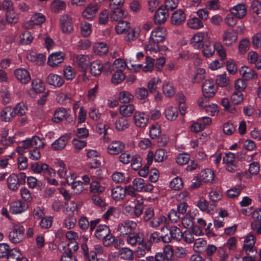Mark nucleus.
I'll use <instances>...</instances> for the list:
<instances>
[{"label":"nucleus","mask_w":261,"mask_h":261,"mask_svg":"<svg viewBox=\"0 0 261 261\" xmlns=\"http://www.w3.org/2000/svg\"><path fill=\"white\" fill-rule=\"evenodd\" d=\"M165 30L163 28H157L151 33L149 41L145 45V50L158 49V44L162 42L165 39Z\"/></svg>","instance_id":"1"},{"label":"nucleus","mask_w":261,"mask_h":261,"mask_svg":"<svg viewBox=\"0 0 261 261\" xmlns=\"http://www.w3.org/2000/svg\"><path fill=\"white\" fill-rule=\"evenodd\" d=\"M255 244V237L250 233L248 234L244 240V244L243 246V249L247 255H256L257 250L254 246Z\"/></svg>","instance_id":"2"},{"label":"nucleus","mask_w":261,"mask_h":261,"mask_svg":"<svg viewBox=\"0 0 261 261\" xmlns=\"http://www.w3.org/2000/svg\"><path fill=\"white\" fill-rule=\"evenodd\" d=\"M137 223L133 221H125L119 224L117 230L121 236H127L132 233L137 227Z\"/></svg>","instance_id":"3"},{"label":"nucleus","mask_w":261,"mask_h":261,"mask_svg":"<svg viewBox=\"0 0 261 261\" xmlns=\"http://www.w3.org/2000/svg\"><path fill=\"white\" fill-rule=\"evenodd\" d=\"M60 25L63 33L70 34L73 31L72 18L68 15H63L60 19Z\"/></svg>","instance_id":"4"},{"label":"nucleus","mask_w":261,"mask_h":261,"mask_svg":"<svg viewBox=\"0 0 261 261\" xmlns=\"http://www.w3.org/2000/svg\"><path fill=\"white\" fill-rule=\"evenodd\" d=\"M24 228L22 226H15L9 233V237L13 243H18L24 239Z\"/></svg>","instance_id":"5"},{"label":"nucleus","mask_w":261,"mask_h":261,"mask_svg":"<svg viewBox=\"0 0 261 261\" xmlns=\"http://www.w3.org/2000/svg\"><path fill=\"white\" fill-rule=\"evenodd\" d=\"M203 94L205 97H212L214 96L216 88L212 80H207L203 83L202 87Z\"/></svg>","instance_id":"6"},{"label":"nucleus","mask_w":261,"mask_h":261,"mask_svg":"<svg viewBox=\"0 0 261 261\" xmlns=\"http://www.w3.org/2000/svg\"><path fill=\"white\" fill-rule=\"evenodd\" d=\"M148 117L144 112H136L134 115V121L135 125L139 127H145L148 122Z\"/></svg>","instance_id":"7"},{"label":"nucleus","mask_w":261,"mask_h":261,"mask_svg":"<svg viewBox=\"0 0 261 261\" xmlns=\"http://www.w3.org/2000/svg\"><path fill=\"white\" fill-rule=\"evenodd\" d=\"M154 59L149 56H147L146 57V62L144 65L140 64L138 65L132 64L131 66L134 67L135 71H137L139 69H142V71L144 72L151 71L154 68Z\"/></svg>","instance_id":"8"},{"label":"nucleus","mask_w":261,"mask_h":261,"mask_svg":"<svg viewBox=\"0 0 261 261\" xmlns=\"http://www.w3.org/2000/svg\"><path fill=\"white\" fill-rule=\"evenodd\" d=\"M169 16L168 12L167 10H165L163 6L160 7L155 12L153 19L154 23L158 24H162L164 23Z\"/></svg>","instance_id":"9"},{"label":"nucleus","mask_w":261,"mask_h":261,"mask_svg":"<svg viewBox=\"0 0 261 261\" xmlns=\"http://www.w3.org/2000/svg\"><path fill=\"white\" fill-rule=\"evenodd\" d=\"M231 13L238 19L243 18L247 13V6L244 3L239 4L230 9Z\"/></svg>","instance_id":"10"},{"label":"nucleus","mask_w":261,"mask_h":261,"mask_svg":"<svg viewBox=\"0 0 261 261\" xmlns=\"http://www.w3.org/2000/svg\"><path fill=\"white\" fill-rule=\"evenodd\" d=\"M14 74L17 80L22 84H28L31 79L29 72L25 69H16Z\"/></svg>","instance_id":"11"},{"label":"nucleus","mask_w":261,"mask_h":261,"mask_svg":"<svg viewBox=\"0 0 261 261\" xmlns=\"http://www.w3.org/2000/svg\"><path fill=\"white\" fill-rule=\"evenodd\" d=\"M222 37L225 44L228 46L235 43L237 40V33L231 29L225 31Z\"/></svg>","instance_id":"12"},{"label":"nucleus","mask_w":261,"mask_h":261,"mask_svg":"<svg viewBox=\"0 0 261 261\" xmlns=\"http://www.w3.org/2000/svg\"><path fill=\"white\" fill-rule=\"evenodd\" d=\"M74 62L81 71L85 72L90 63L89 58L85 55H79L76 57Z\"/></svg>","instance_id":"13"},{"label":"nucleus","mask_w":261,"mask_h":261,"mask_svg":"<svg viewBox=\"0 0 261 261\" xmlns=\"http://www.w3.org/2000/svg\"><path fill=\"white\" fill-rule=\"evenodd\" d=\"M124 148V144L118 141L112 142L108 147V152L113 155L121 153Z\"/></svg>","instance_id":"14"},{"label":"nucleus","mask_w":261,"mask_h":261,"mask_svg":"<svg viewBox=\"0 0 261 261\" xmlns=\"http://www.w3.org/2000/svg\"><path fill=\"white\" fill-rule=\"evenodd\" d=\"M46 82L56 87H60L64 84V80L60 75L50 73L46 77Z\"/></svg>","instance_id":"15"},{"label":"nucleus","mask_w":261,"mask_h":261,"mask_svg":"<svg viewBox=\"0 0 261 261\" xmlns=\"http://www.w3.org/2000/svg\"><path fill=\"white\" fill-rule=\"evenodd\" d=\"M204 33L197 32L191 38V44L195 49H200L204 45L203 43Z\"/></svg>","instance_id":"16"},{"label":"nucleus","mask_w":261,"mask_h":261,"mask_svg":"<svg viewBox=\"0 0 261 261\" xmlns=\"http://www.w3.org/2000/svg\"><path fill=\"white\" fill-rule=\"evenodd\" d=\"M186 20V15L182 10L175 11L171 18V22L172 24L179 25Z\"/></svg>","instance_id":"17"},{"label":"nucleus","mask_w":261,"mask_h":261,"mask_svg":"<svg viewBox=\"0 0 261 261\" xmlns=\"http://www.w3.org/2000/svg\"><path fill=\"white\" fill-rule=\"evenodd\" d=\"M99 9L97 4H90L82 13L83 16L88 19H93Z\"/></svg>","instance_id":"18"},{"label":"nucleus","mask_w":261,"mask_h":261,"mask_svg":"<svg viewBox=\"0 0 261 261\" xmlns=\"http://www.w3.org/2000/svg\"><path fill=\"white\" fill-rule=\"evenodd\" d=\"M63 61V56L61 52L51 54L48 59V64L53 67L58 66Z\"/></svg>","instance_id":"19"},{"label":"nucleus","mask_w":261,"mask_h":261,"mask_svg":"<svg viewBox=\"0 0 261 261\" xmlns=\"http://www.w3.org/2000/svg\"><path fill=\"white\" fill-rule=\"evenodd\" d=\"M27 206L21 201H16L11 203L10 212L13 214H17L24 212Z\"/></svg>","instance_id":"20"},{"label":"nucleus","mask_w":261,"mask_h":261,"mask_svg":"<svg viewBox=\"0 0 261 261\" xmlns=\"http://www.w3.org/2000/svg\"><path fill=\"white\" fill-rule=\"evenodd\" d=\"M111 230L108 226L106 225H99L96 229L94 236L98 240H101L110 232Z\"/></svg>","instance_id":"21"},{"label":"nucleus","mask_w":261,"mask_h":261,"mask_svg":"<svg viewBox=\"0 0 261 261\" xmlns=\"http://www.w3.org/2000/svg\"><path fill=\"white\" fill-rule=\"evenodd\" d=\"M240 72L244 79L246 81L256 79L257 77L255 71L246 66L242 67L240 70Z\"/></svg>","instance_id":"22"},{"label":"nucleus","mask_w":261,"mask_h":261,"mask_svg":"<svg viewBox=\"0 0 261 261\" xmlns=\"http://www.w3.org/2000/svg\"><path fill=\"white\" fill-rule=\"evenodd\" d=\"M90 73L96 76L100 74L103 68V65L99 60H95L90 64Z\"/></svg>","instance_id":"23"},{"label":"nucleus","mask_w":261,"mask_h":261,"mask_svg":"<svg viewBox=\"0 0 261 261\" xmlns=\"http://www.w3.org/2000/svg\"><path fill=\"white\" fill-rule=\"evenodd\" d=\"M14 117L13 108L11 107H5L1 113V119L4 122H10Z\"/></svg>","instance_id":"24"},{"label":"nucleus","mask_w":261,"mask_h":261,"mask_svg":"<svg viewBox=\"0 0 261 261\" xmlns=\"http://www.w3.org/2000/svg\"><path fill=\"white\" fill-rule=\"evenodd\" d=\"M7 185L9 189L11 190L14 191L17 190L20 185L17 178V175L11 174L7 178Z\"/></svg>","instance_id":"25"},{"label":"nucleus","mask_w":261,"mask_h":261,"mask_svg":"<svg viewBox=\"0 0 261 261\" xmlns=\"http://www.w3.org/2000/svg\"><path fill=\"white\" fill-rule=\"evenodd\" d=\"M67 141V137L65 136H62L52 143L51 147L55 150H62L65 147Z\"/></svg>","instance_id":"26"},{"label":"nucleus","mask_w":261,"mask_h":261,"mask_svg":"<svg viewBox=\"0 0 261 261\" xmlns=\"http://www.w3.org/2000/svg\"><path fill=\"white\" fill-rule=\"evenodd\" d=\"M130 28V23L126 21L120 20L115 26V30L117 34H126Z\"/></svg>","instance_id":"27"},{"label":"nucleus","mask_w":261,"mask_h":261,"mask_svg":"<svg viewBox=\"0 0 261 261\" xmlns=\"http://www.w3.org/2000/svg\"><path fill=\"white\" fill-rule=\"evenodd\" d=\"M125 190L122 187L117 186L112 190V198L116 201L122 199L125 196Z\"/></svg>","instance_id":"28"},{"label":"nucleus","mask_w":261,"mask_h":261,"mask_svg":"<svg viewBox=\"0 0 261 261\" xmlns=\"http://www.w3.org/2000/svg\"><path fill=\"white\" fill-rule=\"evenodd\" d=\"M67 114L66 110L63 108H58L56 110L54 113L52 120L54 122L59 123L62 121Z\"/></svg>","instance_id":"29"},{"label":"nucleus","mask_w":261,"mask_h":261,"mask_svg":"<svg viewBox=\"0 0 261 261\" xmlns=\"http://www.w3.org/2000/svg\"><path fill=\"white\" fill-rule=\"evenodd\" d=\"M127 242L129 244L134 246L136 245L137 243L139 244L142 243L143 242V239L139 233H132L127 235Z\"/></svg>","instance_id":"30"},{"label":"nucleus","mask_w":261,"mask_h":261,"mask_svg":"<svg viewBox=\"0 0 261 261\" xmlns=\"http://www.w3.org/2000/svg\"><path fill=\"white\" fill-rule=\"evenodd\" d=\"M171 233V240H174L179 241L182 239L183 233L181 230L176 226H171L169 227Z\"/></svg>","instance_id":"31"},{"label":"nucleus","mask_w":261,"mask_h":261,"mask_svg":"<svg viewBox=\"0 0 261 261\" xmlns=\"http://www.w3.org/2000/svg\"><path fill=\"white\" fill-rule=\"evenodd\" d=\"M203 47L202 52L205 57H210L214 54L215 50V43L213 44L211 42L205 41Z\"/></svg>","instance_id":"32"},{"label":"nucleus","mask_w":261,"mask_h":261,"mask_svg":"<svg viewBox=\"0 0 261 261\" xmlns=\"http://www.w3.org/2000/svg\"><path fill=\"white\" fill-rule=\"evenodd\" d=\"M28 110V108L23 102H19L16 105L15 108H13L14 117L15 115L21 116L24 115Z\"/></svg>","instance_id":"33"},{"label":"nucleus","mask_w":261,"mask_h":261,"mask_svg":"<svg viewBox=\"0 0 261 261\" xmlns=\"http://www.w3.org/2000/svg\"><path fill=\"white\" fill-rule=\"evenodd\" d=\"M187 24L189 28L194 30H198L203 27L202 21L197 17L189 19L187 21Z\"/></svg>","instance_id":"34"},{"label":"nucleus","mask_w":261,"mask_h":261,"mask_svg":"<svg viewBox=\"0 0 261 261\" xmlns=\"http://www.w3.org/2000/svg\"><path fill=\"white\" fill-rule=\"evenodd\" d=\"M6 257L8 261H19L21 257V253L15 248L10 249Z\"/></svg>","instance_id":"35"},{"label":"nucleus","mask_w":261,"mask_h":261,"mask_svg":"<svg viewBox=\"0 0 261 261\" xmlns=\"http://www.w3.org/2000/svg\"><path fill=\"white\" fill-rule=\"evenodd\" d=\"M135 110L134 106L132 104H129L127 105H123L120 107L119 111L120 114L124 117H129L134 112Z\"/></svg>","instance_id":"36"},{"label":"nucleus","mask_w":261,"mask_h":261,"mask_svg":"<svg viewBox=\"0 0 261 261\" xmlns=\"http://www.w3.org/2000/svg\"><path fill=\"white\" fill-rule=\"evenodd\" d=\"M111 9L113 10L110 15L112 20L119 21L124 16V12L120 9V8H112Z\"/></svg>","instance_id":"37"},{"label":"nucleus","mask_w":261,"mask_h":261,"mask_svg":"<svg viewBox=\"0 0 261 261\" xmlns=\"http://www.w3.org/2000/svg\"><path fill=\"white\" fill-rule=\"evenodd\" d=\"M200 176L202 180L205 182H208L213 180L215 175L212 170L206 169L201 171Z\"/></svg>","instance_id":"38"},{"label":"nucleus","mask_w":261,"mask_h":261,"mask_svg":"<svg viewBox=\"0 0 261 261\" xmlns=\"http://www.w3.org/2000/svg\"><path fill=\"white\" fill-rule=\"evenodd\" d=\"M133 214L136 217H139L142 214L144 209V205L142 202L136 199L134 201Z\"/></svg>","instance_id":"39"},{"label":"nucleus","mask_w":261,"mask_h":261,"mask_svg":"<svg viewBox=\"0 0 261 261\" xmlns=\"http://www.w3.org/2000/svg\"><path fill=\"white\" fill-rule=\"evenodd\" d=\"M128 127V121L125 117L119 118L115 122V127L119 131L124 130Z\"/></svg>","instance_id":"40"},{"label":"nucleus","mask_w":261,"mask_h":261,"mask_svg":"<svg viewBox=\"0 0 261 261\" xmlns=\"http://www.w3.org/2000/svg\"><path fill=\"white\" fill-rule=\"evenodd\" d=\"M32 88L36 93H42L45 90V86L43 83L39 79H36L32 81Z\"/></svg>","instance_id":"41"},{"label":"nucleus","mask_w":261,"mask_h":261,"mask_svg":"<svg viewBox=\"0 0 261 261\" xmlns=\"http://www.w3.org/2000/svg\"><path fill=\"white\" fill-rule=\"evenodd\" d=\"M95 53L98 55H103L108 51V47L107 44L103 42H98L94 46Z\"/></svg>","instance_id":"42"},{"label":"nucleus","mask_w":261,"mask_h":261,"mask_svg":"<svg viewBox=\"0 0 261 261\" xmlns=\"http://www.w3.org/2000/svg\"><path fill=\"white\" fill-rule=\"evenodd\" d=\"M161 240L165 243H168L171 242V237L170 228L167 226H164L161 228Z\"/></svg>","instance_id":"43"},{"label":"nucleus","mask_w":261,"mask_h":261,"mask_svg":"<svg viewBox=\"0 0 261 261\" xmlns=\"http://www.w3.org/2000/svg\"><path fill=\"white\" fill-rule=\"evenodd\" d=\"M119 254L124 259L132 260L134 259L133 251L128 248L125 247L120 249Z\"/></svg>","instance_id":"44"},{"label":"nucleus","mask_w":261,"mask_h":261,"mask_svg":"<svg viewBox=\"0 0 261 261\" xmlns=\"http://www.w3.org/2000/svg\"><path fill=\"white\" fill-rule=\"evenodd\" d=\"M165 113L166 118L169 120H174L178 116L177 110L175 107H169Z\"/></svg>","instance_id":"45"},{"label":"nucleus","mask_w":261,"mask_h":261,"mask_svg":"<svg viewBox=\"0 0 261 261\" xmlns=\"http://www.w3.org/2000/svg\"><path fill=\"white\" fill-rule=\"evenodd\" d=\"M148 95V90L144 87L137 88L135 91V96L140 100L146 99Z\"/></svg>","instance_id":"46"},{"label":"nucleus","mask_w":261,"mask_h":261,"mask_svg":"<svg viewBox=\"0 0 261 261\" xmlns=\"http://www.w3.org/2000/svg\"><path fill=\"white\" fill-rule=\"evenodd\" d=\"M133 98L134 95L128 91H123L119 93V100L121 103H128Z\"/></svg>","instance_id":"47"},{"label":"nucleus","mask_w":261,"mask_h":261,"mask_svg":"<svg viewBox=\"0 0 261 261\" xmlns=\"http://www.w3.org/2000/svg\"><path fill=\"white\" fill-rule=\"evenodd\" d=\"M154 154V159L156 162H162L165 160L167 158V152L164 149H159L157 150Z\"/></svg>","instance_id":"48"},{"label":"nucleus","mask_w":261,"mask_h":261,"mask_svg":"<svg viewBox=\"0 0 261 261\" xmlns=\"http://www.w3.org/2000/svg\"><path fill=\"white\" fill-rule=\"evenodd\" d=\"M132 186L136 192H142L144 188V180L141 178H136L133 181Z\"/></svg>","instance_id":"49"},{"label":"nucleus","mask_w":261,"mask_h":261,"mask_svg":"<svg viewBox=\"0 0 261 261\" xmlns=\"http://www.w3.org/2000/svg\"><path fill=\"white\" fill-rule=\"evenodd\" d=\"M47 167V164L41 162H35L31 165L32 170L37 173H43Z\"/></svg>","instance_id":"50"},{"label":"nucleus","mask_w":261,"mask_h":261,"mask_svg":"<svg viewBox=\"0 0 261 261\" xmlns=\"http://www.w3.org/2000/svg\"><path fill=\"white\" fill-rule=\"evenodd\" d=\"M105 190V188L100 186L97 181H93L90 184V191L93 193L100 194L102 193Z\"/></svg>","instance_id":"51"},{"label":"nucleus","mask_w":261,"mask_h":261,"mask_svg":"<svg viewBox=\"0 0 261 261\" xmlns=\"http://www.w3.org/2000/svg\"><path fill=\"white\" fill-rule=\"evenodd\" d=\"M20 43L23 45H27L30 44L33 37L32 36L31 33L28 31H25L20 36Z\"/></svg>","instance_id":"52"},{"label":"nucleus","mask_w":261,"mask_h":261,"mask_svg":"<svg viewBox=\"0 0 261 261\" xmlns=\"http://www.w3.org/2000/svg\"><path fill=\"white\" fill-rule=\"evenodd\" d=\"M250 9L252 13L261 16V3L258 0H253L252 2Z\"/></svg>","instance_id":"53"},{"label":"nucleus","mask_w":261,"mask_h":261,"mask_svg":"<svg viewBox=\"0 0 261 261\" xmlns=\"http://www.w3.org/2000/svg\"><path fill=\"white\" fill-rule=\"evenodd\" d=\"M125 77V75L121 71H114L113 74L112 81L114 84H119L122 82Z\"/></svg>","instance_id":"54"},{"label":"nucleus","mask_w":261,"mask_h":261,"mask_svg":"<svg viewBox=\"0 0 261 261\" xmlns=\"http://www.w3.org/2000/svg\"><path fill=\"white\" fill-rule=\"evenodd\" d=\"M58 168V173L60 177H64L66 174L67 169L65 164L62 161H59L56 163Z\"/></svg>","instance_id":"55"},{"label":"nucleus","mask_w":261,"mask_h":261,"mask_svg":"<svg viewBox=\"0 0 261 261\" xmlns=\"http://www.w3.org/2000/svg\"><path fill=\"white\" fill-rule=\"evenodd\" d=\"M125 67V62L120 59L115 60L113 64V69L114 71H123Z\"/></svg>","instance_id":"56"},{"label":"nucleus","mask_w":261,"mask_h":261,"mask_svg":"<svg viewBox=\"0 0 261 261\" xmlns=\"http://www.w3.org/2000/svg\"><path fill=\"white\" fill-rule=\"evenodd\" d=\"M45 20L44 15L41 13H36L33 15L31 19V22L35 25H40L43 23Z\"/></svg>","instance_id":"57"},{"label":"nucleus","mask_w":261,"mask_h":261,"mask_svg":"<svg viewBox=\"0 0 261 261\" xmlns=\"http://www.w3.org/2000/svg\"><path fill=\"white\" fill-rule=\"evenodd\" d=\"M161 80L159 78H153L148 83V89L150 93H154L158 88L159 83H161Z\"/></svg>","instance_id":"58"},{"label":"nucleus","mask_w":261,"mask_h":261,"mask_svg":"<svg viewBox=\"0 0 261 261\" xmlns=\"http://www.w3.org/2000/svg\"><path fill=\"white\" fill-rule=\"evenodd\" d=\"M129 8L131 11L134 13H138L142 9V5L139 0H133L129 3Z\"/></svg>","instance_id":"59"},{"label":"nucleus","mask_w":261,"mask_h":261,"mask_svg":"<svg viewBox=\"0 0 261 261\" xmlns=\"http://www.w3.org/2000/svg\"><path fill=\"white\" fill-rule=\"evenodd\" d=\"M183 182L179 177L174 178L170 183L171 188L174 190H179L182 188Z\"/></svg>","instance_id":"60"},{"label":"nucleus","mask_w":261,"mask_h":261,"mask_svg":"<svg viewBox=\"0 0 261 261\" xmlns=\"http://www.w3.org/2000/svg\"><path fill=\"white\" fill-rule=\"evenodd\" d=\"M163 91L168 97H172L175 94L173 86L171 83H168L163 86Z\"/></svg>","instance_id":"61"},{"label":"nucleus","mask_w":261,"mask_h":261,"mask_svg":"<svg viewBox=\"0 0 261 261\" xmlns=\"http://www.w3.org/2000/svg\"><path fill=\"white\" fill-rule=\"evenodd\" d=\"M131 166L134 170H137L142 165V159L140 156L134 155L132 156Z\"/></svg>","instance_id":"62"},{"label":"nucleus","mask_w":261,"mask_h":261,"mask_svg":"<svg viewBox=\"0 0 261 261\" xmlns=\"http://www.w3.org/2000/svg\"><path fill=\"white\" fill-rule=\"evenodd\" d=\"M216 83L220 87L226 86L229 84V79L225 73L217 76Z\"/></svg>","instance_id":"63"},{"label":"nucleus","mask_w":261,"mask_h":261,"mask_svg":"<svg viewBox=\"0 0 261 261\" xmlns=\"http://www.w3.org/2000/svg\"><path fill=\"white\" fill-rule=\"evenodd\" d=\"M161 133L160 127L158 124H153L150 129L149 135L152 139L157 138Z\"/></svg>","instance_id":"64"}]
</instances>
